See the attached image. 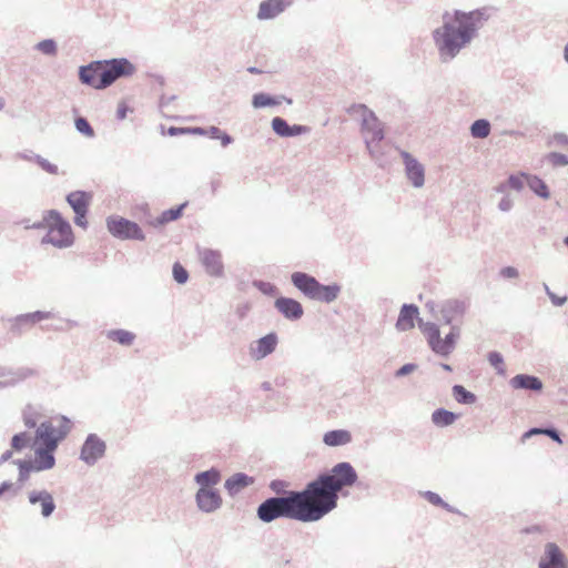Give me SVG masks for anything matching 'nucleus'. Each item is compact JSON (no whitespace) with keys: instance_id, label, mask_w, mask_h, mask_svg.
Segmentation results:
<instances>
[{"instance_id":"5fc2aeb1","label":"nucleus","mask_w":568,"mask_h":568,"mask_svg":"<svg viewBox=\"0 0 568 568\" xmlns=\"http://www.w3.org/2000/svg\"><path fill=\"white\" fill-rule=\"evenodd\" d=\"M36 163L43 170L45 171L47 173L49 174H52V175H57L59 174V169L55 164L49 162L47 159L42 158L40 155V158H37L36 159Z\"/></svg>"},{"instance_id":"1a4fd4ad","label":"nucleus","mask_w":568,"mask_h":568,"mask_svg":"<svg viewBox=\"0 0 568 568\" xmlns=\"http://www.w3.org/2000/svg\"><path fill=\"white\" fill-rule=\"evenodd\" d=\"M106 444L97 434H89L82 444L80 459L88 466H93L105 455Z\"/></svg>"},{"instance_id":"bf43d9fd","label":"nucleus","mask_w":568,"mask_h":568,"mask_svg":"<svg viewBox=\"0 0 568 568\" xmlns=\"http://www.w3.org/2000/svg\"><path fill=\"white\" fill-rule=\"evenodd\" d=\"M16 158L20 159V160H24V161H28V162H34L36 163V159L37 158H40L39 154H36L33 151L31 150H24L22 152H18L16 154Z\"/></svg>"},{"instance_id":"f257e3e1","label":"nucleus","mask_w":568,"mask_h":568,"mask_svg":"<svg viewBox=\"0 0 568 568\" xmlns=\"http://www.w3.org/2000/svg\"><path fill=\"white\" fill-rule=\"evenodd\" d=\"M485 9L469 12L455 10L453 17L448 12L443 16V24L433 30V41L442 63L452 62L478 36L479 29L487 21Z\"/></svg>"},{"instance_id":"2eb2a0df","label":"nucleus","mask_w":568,"mask_h":568,"mask_svg":"<svg viewBox=\"0 0 568 568\" xmlns=\"http://www.w3.org/2000/svg\"><path fill=\"white\" fill-rule=\"evenodd\" d=\"M103 65L100 60L92 61L89 64L81 65L79 68V80L82 84L91 87L95 90H104V87L100 84L101 71Z\"/></svg>"},{"instance_id":"72a5a7b5","label":"nucleus","mask_w":568,"mask_h":568,"mask_svg":"<svg viewBox=\"0 0 568 568\" xmlns=\"http://www.w3.org/2000/svg\"><path fill=\"white\" fill-rule=\"evenodd\" d=\"M352 442V434L346 429L328 430L323 436V443L329 447L347 445Z\"/></svg>"},{"instance_id":"f3484780","label":"nucleus","mask_w":568,"mask_h":568,"mask_svg":"<svg viewBox=\"0 0 568 568\" xmlns=\"http://www.w3.org/2000/svg\"><path fill=\"white\" fill-rule=\"evenodd\" d=\"M274 306L288 321H298L304 314L302 304L292 297H277Z\"/></svg>"},{"instance_id":"79ce46f5","label":"nucleus","mask_w":568,"mask_h":568,"mask_svg":"<svg viewBox=\"0 0 568 568\" xmlns=\"http://www.w3.org/2000/svg\"><path fill=\"white\" fill-rule=\"evenodd\" d=\"M453 397L463 405H471L476 403V395L467 390L463 385H454L452 388Z\"/></svg>"},{"instance_id":"052dcab7","label":"nucleus","mask_w":568,"mask_h":568,"mask_svg":"<svg viewBox=\"0 0 568 568\" xmlns=\"http://www.w3.org/2000/svg\"><path fill=\"white\" fill-rule=\"evenodd\" d=\"M500 276L504 278H517L519 276V272L514 266H505L500 270Z\"/></svg>"},{"instance_id":"c03bdc74","label":"nucleus","mask_w":568,"mask_h":568,"mask_svg":"<svg viewBox=\"0 0 568 568\" xmlns=\"http://www.w3.org/2000/svg\"><path fill=\"white\" fill-rule=\"evenodd\" d=\"M422 495L429 504L434 506H439L449 513H457V510L453 506L444 501L443 498L437 493L426 490L423 491Z\"/></svg>"},{"instance_id":"37998d69","label":"nucleus","mask_w":568,"mask_h":568,"mask_svg":"<svg viewBox=\"0 0 568 568\" xmlns=\"http://www.w3.org/2000/svg\"><path fill=\"white\" fill-rule=\"evenodd\" d=\"M108 337L123 346H130L133 343L135 335L125 329H112L108 333Z\"/></svg>"},{"instance_id":"58836bf2","label":"nucleus","mask_w":568,"mask_h":568,"mask_svg":"<svg viewBox=\"0 0 568 568\" xmlns=\"http://www.w3.org/2000/svg\"><path fill=\"white\" fill-rule=\"evenodd\" d=\"M527 185L529 189L541 199H549L550 192L544 180L537 175L527 176Z\"/></svg>"},{"instance_id":"7c9ffc66","label":"nucleus","mask_w":568,"mask_h":568,"mask_svg":"<svg viewBox=\"0 0 568 568\" xmlns=\"http://www.w3.org/2000/svg\"><path fill=\"white\" fill-rule=\"evenodd\" d=\"M459 336L460 326L450 325V332L444 338L440 337L436 354L440 356H448L455 349L456 342Z\"/></svg>"},{"instance_id":"3c124183","label":"nucleus","mask_w":568,"mask_h":568,"mask_svg":"<svg viewBox=\"0 0 568 568\" xmlns=\"http://www.w3.org/2000/svg\"><path fill=\"white\" fill-rule=\"evenodd\" d=\"M487 358L489 364L497 371V373L503 374L505 372L504 358L499 352H489Z\"/></svg>"},{"instance_id":"13d9d810","label":"nucleus","mask_w":568,"mask_h":568,"mask_svg":"<svg viewBox=\"0 0 568 568\" xmlns=\"http://www.w3.org/2000/svg\"><path fill=\"white\" fill-rule=\"evenodd\" d=\"M417 369V365L414 364V363H407V364H404L402 367H399L396 372H395V377L399 378V377H404L406 375H409L412 374L413 372H415Z\"/></svg>"},{"instance_id":"ea45409f","label":"nucleus","mask_w":568,"mask_h":568,"mask_svg":"<svg viewBox=\"0 0 568 568\" xmlns=\"http://www.w3.org/2000/svg\"><path fill=\"white\" fill-rule=\"evenodd\" d=\"M469 130L474 139H485L490 134L491 125L488 120L478 119L471 123Z\"/></svg>"},{"instance_id":"aec40b11","label":"nucleus","mask_w":568,"mask_h":568,"mask_svg":"<svg viewBox=\"0 0 568 568\" xmlns=\"http://www.w3.org/2000/svg\"><path fill=\"white\" fill-rule=\"evenodd\" d=\"M291 4V0H264L260 3L257 18L260 20L274 19Z\"/></svg>"},{"instance_id":"de8ad7c7","label":"nucleus","mask_w":568,"mask_h":568,"mask_svg":"<svg viewBox=\"0 0 568 568\" xmlns=\"http://www.w3.org/2000/svg\"><path fill=\"white\" fill-rule=\"evenodd\" d=\"M75 129L79 133L85 135L87 138H93L94 136V130L89 123V121L83 116H78L74 120Z\"/></svg>"},{"instance_id":"2f4dec72","label":"nucleus","mask_w":568,"mask_h":568,"mask_svg":"<svg viewBox=\"0 0 568 568\" xmlns=\"http://www.w3.org/2000/svg\"><path fill=\"white\" fill-rule=\"evenodd\" d=\"M282 101H286V103L292 104V99L284 95H271L265 92H258L252 97V105L254 109L275 106L281 104Z\"/></svg>"},{"instance_id":"473e14b6","label":"nucleus","mask_w":568,"mask_h":568,"mask_svg":"<svg viewBox=\"0 0 568 568\" xmlns=\"http://www.w3.org/2000/svg\"><path fill=\"white\" fill-rule=\"evenodd\" d=\"M418 326L426 337L430 349L436 353L440 339V331L438 325L433 322H423V320L419 318Z\"/></svg>"},{"instance_id":"423d86ee","label":"nucleus","mask_w":568,"mask_h":568,"mask_svg":"<svg viewBox=\"0 0 568 568\" xmlns=\"http://www.w3.org/2000/svg\"><path fill=\"white\" fill-rule=\"evenodd\" d=\"M100 61L103 65V70L100 72V84L104 87V89L111 87L116 80L130 77L135 72L134 64L126 58H113Z\"/></svg>"},{"instance_id":"603ef678","label":"nucleus","mask_w":568,"mask_h":568,"mask_svg":"<svg viewBox=\"0 0 568 568\" xmlns=\"http://www.w3.org/2000/svg\"><path fill=\"white\" fill-rule=\"evenodd\" d=\"M528 174L526 173H519V174H511L507 179V183L509 189L515 190L517 192L521 191L524 189V179L527 181Z\"/></svg>"},{"instance_id":"7ed1b4c3","label":"nucleus","mask_w":568,"mask_h":568,"mask_svg":"<svg viewBox=\"0 0 568 568\" xmlns=\"http://www.w3.org/2000/svg\"><path fill=\"white\" fill-rule=\"evenodd\" d=\"M281 518L314 523L325 517L308 484L302 490H288L276 496Z\"/></svg>"},{"instance_id":"b1692460","label":"nucleus","mask_w":568,"mask_h":568,"mask_svg":"<svg viewBox=\"0 0 568 568\" xmlns=\"http://www.w3.org/2000/svg\"><path fill=\"white\" fill-rule=\"evenodd\" d=\"M419 310L415 304H404L400 308L396 328L399 332H406L415 326V320L418 318Z\"/></svg>"},{"instance_id":"9d476101","label":"nucleus","mask_w":568,"mask_h":568,"mask_svg":"<svg viewBox=\"0 0 568 568\" xmlns=\"http://www.w3.org/2000/svg\"><path fill=\"white\" fill-rule=\"evenodd\" d=\"M54 317L52 312L36 311L32 313H26L17 315L10 320V331L13 334H22L33 327L37 323Z\"/></svg>"},{"instance_id":"e433bc0d","label":"nucleus","mask_w":568,"mask_h":568,"mask_svg":"<svg viewBox=\"0 0 568 568\" xmlns=\"http://www.w3.org/2000/svg\"><path fill=\"white\" fill-rule=\"evenodd\" d=\"M535 435H546L550 437L554 442L562 444L560 433L555 427H532L523 434L521 440L526 442L528 438Z\"/></svg>"},{"instance_id":"bb28decb","label":"nucleus","mask_w":568,"mask_h":568,"mask_svg":"<svg viewBox=\"0 0 568 568\" xmlns=\"http://www.w3.org/2000/svg\"><path fill=\"white\" fill-rule=\"evenodd\" d=\"M509 384L515 389H528L532 392H540L544 387L539 377L529 374H518L509 381Z\"/></svg>"},{"instance_id":"4468645a","label":"nucleus","mask_w":568,"mask_h":568,"mask_svg":"<svg viewBox=\"0 0 568 568\" xmlns=\"http://www.w3.org/2000/svg\"><path fill=\"white\" fill-rule=\"evenodd\" d=\"M37 372L29 367H19L17 369L0 366V388L14 386L27 378L33 377Z\"/></svg>"},{"instance_id":"c756f323","label":"nucleus","mask_w":568,"mask_h":568,"mask_svg":"<svg viewBox=\"0 0 568 568\" xmlns=\"http://www.w3.org/2000/svg\"><path fill=\"white\" fill-rule=\"evenodd\" d=\"M341 290L342 287L337 283L329 285L318 283L312 300L329 304L338 297Z\"/></svg>"},{"instance_id":"c85d7f7f","label":"nucleus","mask_w":568,"mask_h":568,"mask_svg":"<svg viewBox=\"0 0 568 568\" xmlns=\"http://www.w3.org/2000/svg\"><path fill=\"white\" fill-rule=\"evenodd\" d=\"M65 200L74 213L88 212L92 195L89 192L78 190L70 192Z\"/></svg>"},{"instance_id":"f8f14e48","label":"nucleus","mask_w":568,"mask_h":568,"mask_svg":"<svg viewBox=\"0 0 568 568\" xmlns=\"http://www.w3.org/2000/svg\"><path fill=\"white\" fill-rule=\"evenodd\" d=\"M195 501L197 508L206 514H212L222 506L221 494L215 488H199L195 494Z\"/></svg>"},{"instance_id":"6e6552de","label":"nucleus","mask_w":568,"mask_h":568,"mask_svg":"<svg viewBox=\"0 0 568 568\" xmlns=\"http://www.w3.org/2000/svg\"><path fill=\"white\" fill-rule=\"evenodd\" d=\"M468 303L464 300L449 298L440 303L439 314L440 320L445 325L462 326L465 314L468 310Z\"/></svg>"},{"instance_id":"393cba45","label":"nucleus","mask_w":568,"mask_h":568,"mask_svg":"<svg viewBox=\"0 0 568 568\" xmlns=\"http://www.w3.org/2000/svg\"><path fill=\"white\" fill-rule=\"evenodd\" d=\"M55 449H51L50 446H39L34 450V460L32 464L36 467V471L48 470L54 467L55 457L53 455Z\"/></svg>"},{"instance_id":"5701e85b","label":"nucleus","mask_w":568,"mask_h":568,"mask_svg":"<svg viewBox=\"0 0 568 568\" xmlns=\"http://www.w3.org/2000/svg\"><path fill=\"white\" fill-rule=\"evenodd\" d=\"M273 131L282 138L297 136L308 131V128L301 124H288L287 121L281 116L272 119Z\"/></svg>"},{"instance_id":"864d4df0","label":"nucleus","mask_w":568,"mask_h":568,"mask_svg":"<svg viewBox=\"0 0 568 568\" xmlns=\"http://www.w3.org/2000/svg\"><path fill=\"white\" fill-rule=\"evenodd\" d=\"M58 433V439L63 440L71 430V420L67 416L59 418V426L55 428Z\"/></svg>"},{"instance_id":"a19ab883","label":"nucleus","mask_w":568,"mask_h":568,"mask_svg":"<svg viewBox=\"0 0 568 568\" xmlns=\"http://www.w3.org/2000/svg\"><path fill=\"white\" fill-rule=\"evenodd\" d=\"M13 464L18 466L19 474L17 484L21 487L30 477L32 471H36V467L31 460L16 459Z\"/></svg>"},{"instance_id":"39448f33","label":"nucleus","mask_w":568,"mask_h":568,"mask_svg":"<svg viewBox=\"0 0 568 568\" xmlns=\"http://www.w3.org/2000/svg\"><path fill=\"white\" fill-rule=\"evenodd\" d=\"M31 227H34V230L48 229L47 234L41 240V244H51L58 248H67L74 242L71 224L57 210L47 211L42 220L34 222Z\"/></svg>"},{"instance_id":"338daca9","label":"nucleus","mask_w":568,"mask_h":568,"mask_svg":"<svg viewBox=\"0 0 568 568\" xmlns=\"http://www.w3.org/2000/svg\"><path fill=\"white\" fill-rule=\"evenodd\" d=\"M548 297L555 306H562L567 302V296H558L554 292Z\"/></svg>"},{"instance_id":"cd10ccee","label":"nucleus","mask_w":568,"mask_h":568,"mask_svg":"<svg viewBox=\"0 0 568 568\" xmlns=\"http://www.w3.org/2000/svg\"><path fill=\"white\" fill-rule=\"evenodd\" d=\"M252 484H254L253 477L245 473H235L225 480L224 487L230 496H235Z\"/></svg>"},{"instance_id":"e2e57ef3","label":"nucleus","mask_w":568,"mask_h":568,"mask_svg":"<svg viewBox=\"0 0 568 568\" xmlns=\"http://www.w3.org/2000/svg\"><path fill=\"white\" fill-rule=\"evenodd\" d=\"M176 99V95H165V94H162L160 97V101H159V106L162 111H164L165 109H168L170 106V104L175 101Z\"/></svg>"},{"instance_id":"0e129e2a","label":"nucleus","mask_w":568,"mask_h":568,"mask_svg":"<svg viewBox=\"0 0 568 568\" xmlns=\"http://www.w3.org/2000/svg\"><path fill=\"white\" fill-rule=\"evenodd\" d=\"M74 214H75V216H74L75 225H78V226H80L82 229H87V226H88V221H87L88 212H77Z\"/></svg>"},{"instance_id":"ddd939ff","label":"nucleus","mask_w":568,"mask_h":568,"mask_svg":"<svg viewBox=\"0 0 568 568\" xmlns=\"http://www.w3.org/2000/svg\"><path fill=\"white\" fill-rule=\"evenodd\" d=\"M400 156L405 164L407 179L415 187H422L425 182L424 166L407 151H400Z\"/></svg>"},{"instance_id":"4d7b16f0","label":"nucleus","mask_w":568,"mask_h":568,"mask_svg":"<svg viewBox=\"0 0 568 568\" xmlns=\"http://www.w3.org/2000/svg\"><path fill=\"white\" fill-rule=\"evenodd\" d=\"M288 486L287 481L282 479H273L268 487L272 491H274L277 496H280L282 493H286L285 488Z\"/></svg>"},{"instance_id":"f03ea898","label":"nucleus","mask_w":568,"mask_h":568,"mask_svg":"<svg viewBox=\"0 0 568 568\" xmlns=\"http://www.w3.org/2000/svg\"><path fill=\"white\" fill-rule=\"evenodd\" d=\"M358 479L357 473L348 462L334 465L329 471L320 474L307 483L325 516L337 507L338 493L352 487Z\"/></svg>"},{"instance_id":"f704fd0d","label":"nucleus","mask_w":568,"mask_h":568,"mask_svg":"<svg viewBox=\"0 0 568 568\" xmlns=\"http://www.w3.org/2000/svg\"><path fill=\"white\" fill-rule=\"evenodd\" d=\"M221 480V473L219 469L212 467L207 470L200 471L194 476V481L200 488H213Z\"/></svg>"},{"instance_id":"a18cd8bd","label":"nucleus","mask_w":568,"mask_h":568,"mask_svg":"<svg viewBox=\"0 0 568 568\" xmlns=\"http://www.w3.org/2000/svg\"><path fill=\"white\" fill-rule=\"evenodd\" d=\"M31 436L27 432H21L11 438V448L16 452H21L30 445Z\"/></svg>"},{"instance_id":"49530a36","label":"nucleus","mask_w":568,"mask_h":568,"mask_svg":"<svg viewBox=\"0 0 568 568\" xmlns=\"http://www.w3.org/2000/svg\"><path fill=\"white\" fill-rule=\"evenodd\" d=\"M36 49L45 55H55L58 51L57 42L53 39H45L37 43Z\"/></svg>"},{"instance_id":"20e7f679","label":"nucleus","mask_w":568,"mask_h":568,"mask_svg":"<svg viewBox=\"0 0 568 568\" xmlns=\"http://www.w3.org/2000/svg\"><path fill=\"white\" fill-rule=\"evenodd\" d=\"M351 115L361 118V132L371 158L378 161L382 156L381 142L385 138L384 124L375 112L365 104H353L347 109Z\"/></svg>"},{"instance_id":"8fccbe9b","label":"nucleus","mask_w":568,"mask_h":568,"mask_svg":"<svg viewBox=\"0 0 568 568\" xmlns=\"http://www.w3.org/2000/svg\"><path fill=\"white\" fill-rule=\"evenodd\" d=\"M253 286L267 296H275L278 292L277 287L274 284L262 280H255L253 282Z\"/></svg>"},{"instance_id":"69168bd1","label":"nucleus","mask_w":568,"mask_h":568,"mask_svg":"<svg viewBox=\"0 0 568 568\" xmlns=\"http://www.w3.org/2000/svg\"><path fill=\"white\" fill-rule=\"evenodd\" d=\"M554 142L559 145V146H565L568 149V135L565 134V133H555L554 136Z\"/></svg>"},{"instance_id":"a211bd4d","label":"nucleus","mask_w":568,"mask_h":568,"mask_svg":"<svg viewBox=\"0 0 568 568\" xmlns=\"http://www.w3.org/2000/svg\"><path fill=\"white\" fill-rule=\"evenodd\" d=\"M277 343L278 338L276 333H268L258 338L255 342V346H251L250 354L254 359H263L275 351Z\"/></svg>"},{"instance_id":"412c9836","label":"nucleus","mask_w":568,"mask_h":568,"mask_svg":"<svg viewBox=\"0 0 568 568\" xmlns=\"http://www.w3.org/2000/svg\"><path fill=\"white\" fill-rule=\"evenodd\" d=\"M292 284L302 292L306 297L311 298L313 297L316 287L318 285V281L304 272H294L291 275Z\"/></svg>"},{"instance_id":"4be33fe9","label":"nucleus","mask_w":568,"mask_h":568,"mask_svg":"<svg viewBox=\"0 0 568 568\" xmlns=\"http://www.w3.org/2000/svg\"><path fill=\"white\" fill-rule=\"evenodd\" d=\"M36 442L42 446H50L57 449L60 443L55 427L50 422H42L36 430Z\"/></svg>"},{"instance_id":"dca6fc26","label":"nucleus","mask_w":568,"mask_h":568,"mask_svg":"<svg viewBox=\"0 0 568 568\" xmlns=\"http://www.w3.org/2000/svg\"><path fill=\"white\" fill-rule=\"evenodd\" d=\"M539 568H567L568 561L565 554L555 542H547L545 554L540 558Z\"/></svg>"},{"instance_id":"680f3d73","label":"nucleus","mask_w":568,"mask_h":568,"mask_svg":"<svg viewBox=\"0 0 568 568\" xmlns=\"http://www.w3.org/2000/svg\"><path fill=\"white\" fill-rule=\"evenodd\" d=\"M513 206H514V202L509 197V195L503 196L498 203V209L503 212H509L513 209Z\"/></svg>"},{"instance_id":"6ab92c4d","label":"nucleus","mask_w":568,"mask_h":568,"mask_svg":"<svg viewBox=\"0 0 568 568\" xmlns=\"http://www.w3.org/2000/svg\"><path fill=\"white\" fill-rule=\"evenodd\" d=\"M28 500L31 505L40 504L41 515L44 518L50 517L57 508L53 496L45 489L31 490L28 494Z\"/></svg>"},{"instance_id":"6e6d98bb","label":"nucleus","mask_w":568,"mask_h":568,"mask_svg":"<svg viewBox=\"0 0 568 568\" xmlns=\"http://www.w3.org/2000/svg\"><path fill=\"white\" fill-rule=\"evenodd\" d=\"M548 160L554 166L568 165V155L562 153L551 152L548 155Z\"/></svg>"},{"instance_id":"a878e982","label":"nucleus","mask_w":568,"mask_h":568,"mask_svg":"<svg viewBox=\"0 0 568 568\" xmlns=\"http://www.w3.org/2000/svg\"><path fill=\"white\" fill-rule=\"evenodd\" d=\"M256 516L261 521L265 524L272 523L275 519L281 518L276 496L268 497L264 501H262L256 509Z\"/></svg>"},{"instance_id":"9b49d317","label":"nucleus","mask_w":568,"mask_h":568,"mask_svg":"<svg viewBox=\"0 0 568 568\" xmlns=\"http://www.w3.org/2000/svg\"><path fill=\"white\" fill-rule=\"evenodd\" d=\"M199 258L205 272L212 277H222L224 274V264L222 254L213 248H199Z\"/></svg>"},{"instance_id":"4c0bfd02","label":"nucleus","mask_w":568,"mask_h":568,"mask_svg":"<svg viewBox=\"0 0 568 568\" xmlns=\"http://www.w3.org/2000/svg\"><path fill=\"white\" fill-rule=\"evenodd\" d=\"M187 203L184 202L175 207H171L161 213V215L156 219L154 225H164L169 222L176 221L182 216L183 210L186 207Z\"/></svg>"},{"instance_id":"774afa93","label":"nucleus","mask_w":568,"mask_h":568,"mask_svg":"<svg viewBox=\"0 0 568 568\" xmlns=\"http://www.w3.org/2000/svg\"><path fill=\"white\" fill-rule=\"evenodd\" d=\"M23 422L28 428H34L37 426L36 418L27 410L23 412Z\"/></svg>"},{"instance_id":"0eeeda50","label":"nucleus","mask_w":568,"mask_h":568,"mask_svg":"<svg viewBox=\"0 0 568 568\" xmlns=\"http://www.w3.org/2000/svg\"><path fill=\"white\" fill-rule=\"evenodd\" d=\"M106 227L114 237L121 240H145V235L138 223L121 216H109Z\"/></svg>"},{"instance_id":"c9c22d12","label":"nucleus","mask_w":568,"mask_h":568,"mask_svg":"<svg viewBox=\"0 0 568 568\" xmlns=\"http://www.w3.org/2000/svg\"><path fill=\"white\" fill-rule=\"evenodd\" d=\"M458 415L447 410L445 408H437L432 414V422L438 427H447L453 425L457 419Z\"/></svg>"},{"instance_id":"09e8293b","label":"nucleus","mask_w":568,"mask_h":568,"mask_svg":"<svg viewBox=\"0 0 568 568\" xmlns=\"http://www.w3.org/2000/svg\"><path fill=\"white\" fill-rule=\"evenodd\" d=\"M172 274H173L174 281L179 284H185L189 280L187 270L179 262H175L173 264Z\"/></svg>"}]
</instances>
